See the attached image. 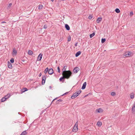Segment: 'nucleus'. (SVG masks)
Wrapping results in <instances>:
<instances>
[{
	"instance_id": "nucleus-45",
	"label": "nucleus",
	"mask_w": 135,
	"mask_h": 135,
	"mask_svg": "<svg viewBox=\"0 0 135 135\" xmlns=\"http://www.w3.org/2000/svg\"><path fill=\"white\" fill-rule=\"evenodd\" d=\"M41 75V73H40L39 74V76H40Z\"/></svg>"
},
{
	"instance_id": "nucleus-28",
	"label": "nucleus",
	"mask_w": 135,
	"mask_h": 135,
	"mask_svg": "<svg viewBox=\"0 0 135 135\" xmlns=\"http://www.w3.org/2000/svg\"><path fill=\"white\" fill-rule=\"evenodd\" d=\"M115 93L114 92H112L111 93V95L112 96H115Z\"/></svg>"
},
{
	"instance_id": "nucleus-38",
	"label": "nucleus",
	"mask_w": 135,
	"mask_h": 135,
	"mask_svg": "<svg viewBox=\"0 0 135 135\" xmlns=\"http://www.w3.org/2000/svg\"><path fill=\"white\" fill-rule=\"evenodd\" d=\"M71 40V37H70L69 38H68V41H70Z\"/></svg>"
},
{
	"instance_id": "nucleus-34",
	"label": "nucleus",
	"mask_w": 135,
	"mask_h": 135,
	"mask_svg": "<svg viewBox=\"0 0 135 135\" xmlns=\"http://www.w3.org/2000/svg\"><path fill=\"white\" fill-rule=\"evenodd\" d=\"M133 15V12H132V11L131 12H130L129 16H132Z\"/></svg>"
},
{
	"instance_id": "nucleus-31",
	"label": "nucleus",
	"mask_w": 135,
	"mask_h": 135,
	"mask_svg": "<svg viewBox=\"0 0 135 135\" xmlns=\"http://www.w3.org/2000/svg\"><path fill=\"white\" fill-rule=\"evenodd\" d=\"M105 41V38H102V39L101 42L102 43H104Z\"/></svg>"
},
{
	"instance_id": "nucleus-27",
	"label": "nucleus",
	"mask_w": 135,
	"mask_h": 135,
	"mask_svg": "<svg viewBox=\"0 0 135 135\" xmlns=\"http://www.w3.org/2000/svg\"><path fill=\"white\" fill-rule=\"evenodd\" d=\"M43 6L42 5H39L38 6V9H42Z\"/></svg>"
},
{
	"instance_id": "nucleus-44",
	"label": "nucleus",
	"mask_w": 135,
	"mask_h": 135,
	"mask_svg": "<svg viewBox=\"0 0 135 135\" xmlns=\"http://www.w3.org/2000/svg\"><path fill=\"white\" fill-rule=\"evenodd\" d=\"M56 104H58L59 103V102H57V100L56 102Z\"/></svg>"
},
{
	"instance_id": "nucleus-15",
	"label": "nucleus",
	"mask_w": 135,
	"mask_h": 135,
	"mask_svg": "<svg viewBox=\"0 0 135 135\" xmlns=\"http://www.w3.org/2000/svg\"><path fill=\"white\" fill-rule=\"evenodd\" d=\"M65 27L66 29L68 30H69L70 29V27L67 24H66L65 25Z\"/></svg>"
},
{
	"instance_id": "nucleus-20",
	"label": "nucleus",
	"mask_w": 135,
	"mask_h": 135,
	"mask_svg": "<svg viewBox=\"0 0 135 135\" xmlns=\"http://www.w3.org/2000/svg\"><path fill=\"white\" fill-rule=\"evenodd\" d=\"M102 124V123L101 122H98L97 124V125L99 127H100Z\"/></svg>"
},
{
	"instance_id": "nucleus-36",
	"label": "nucleus",
	"mask_w": 135,
	"mask_h": 135,
	"mask_svg": "<svg viewBox=\"0 0 135 135\" xmlns=\"http://www.w3.org/2000/svg\"><path fill=\"white\" fill-rule=\"evenodd\" d=\"M57 70H58V72L59 73H60V69L59 67H57Z\"/></svg>"
},
{
	"instance_id": "nucleus-5",
	"label": "nucleus",
	"mask_w": 135,
	"mask_h": 135,
	"mask_svg": "<svg viewBox=\"0 0 135 135\" xmlns=\"http://www.w3.org/2000/svg\"><path fill=\"white\" fill-rule=\"evenodd\" d=\"M79 69L78 67L75 68L73 70V72L74 73H77L79 70Z\"/></svg>"
},
{
	"instance_id": "nucleus-39",
	"label": "nucleus",
	"mask_w": 135,
	"mask_h": 135,
	"mask_svg": "<svg viewBox=\"0 0 135 135\" xmlns=\"http://www.w3.org/2000/svg\"><path fill=\"white\" fill-rule=\"evenodd\" d=\"M62 101L61 99H59L57 100V102H61Z\"/></svg>"
},
{
	"instance_id": "nucleus-43",
	"label": "nucleus",
	"mask_w": 135,
	"mask_h": 135,
	"mask_svg": "<svg viewBox=\"0 0 135 135\" xmlns=\"http://www.w3.org/2000/svg\"><path fill=\"white\" fill-rule=\"evenodd\" d=\"M6 23V22H4V21H3V22H1V23Z\"/></svg>"
},
{
	"instance_id": "nucleus-30",
	"label": "nucleus",
	"mask_w": 135,
	"mask_h": 135,
	"mask_svg": "<svg viewBox=\"0 0 135 135\" xmlns=\"http://www.w3.org/2000/svg\"><path fill=\"white\" fill-rule=\"evenodd\" d=\"M131 98L132 99H133L134 98V94H132L131 95H130Z\"/></svg>"
},
{
	"instance_id": "nucleus-22",
	"label": "nucleus",
	"mask_w": 135,
	"mask_h": 135,
	"mask_svg": "<svg viewBox=\"0 0 135 135\" xmlns=\"http://www.w3.org/2000/svg\"><path fill=\"white\" fill-rule=\"evenodd\" d=\"M12 5V4L11 3H9L8 4L7 7L8 9H10V7Z\"/></svg>"
},
{
	"instance_id": "nucleus-37",
	"label": "nucleus",
	"mask_w": 135,
	"mask_h": 135,
	"mask_svg": "<svg viewBox=\"0 0 135 135\" xmlns=\"http://www.w3.org/2000/svg\"><path fill=\"white\" fill-rule=\"evenodd\" d=\"M47 26L46 25H45L44 26V29H46L47 28Z\"/></svg>"
},
{
	"instance_id": "nucleus-18",
	"label": "nucleus",
	"mask_w": 135,
	"mask_h": 135,
	"mask_svg": "<svg viewBox=\"0 0 135 135\" xmlns=\"http://www.w3.org/2000/svg\"><path fill=\"white\" fill-rule=\"evenodd\" d=\"M17 54V52L16 50H15V49H13V52L12 53V54L14 55H16Z\"/></svg>"
},
{
	"instance_id": "nucleus-26",
	"label": "nucleus",
	"mask_w": 135,
	"mask_h": 135,
	"mask_svg": "<svg viewBox=\"0 0 135 135\" xmlns=\"http://www.w3.org/2000/svg\"><path fill=\"white\" fill-rule=\"evenodd\" d=\"M115 11V12L117 13H118L120 12V11L118 8L116 9Z\"/></svg>"
},
{
	"instance_id": "nucleus-4",
	"label": "nucleus",
	"mask_w": 135,
	"mask_h": 135,
	"mask_svg": "<svg viewBox=\"0 0 135 135\" xmlns=\"http://www.w3.org/2000/svg\"><path fill=\"white\" fill-rule=\"evenodd\" d=\"M46 79V77L45 76H43L42 77V85L44 84L45 83V80Z\"/></svg>"
},
{
	"instance_id": "nucleus-17",
	"label": "nucleus",
	"mask_w": 135,
	"mask_h": 135,
	"mask_svg": "<svg viewBox=\"0 0 135 135\" xmlns=\"http://www.w3.org/2000/svg\"><path fill=\"white\" fill-rule=\"evenodd\" d=\"M81 52L80 51H79L77 52L75 54V56L77 57L80 54Z\"/></svg>"
},
{
	"instance_id": "nucleus-16",
	"label": "nucleus",
	"mask_w": 135,
	"mask_h": 135,
	"mask_svg": "<svg viewBox=\"0 0 135 135\" xmlns=\"http://www.w3.org/2000/svg\"><path fill=\"white\" fill-rule=\"evenodd\" d=\"M27 134V132L26 131H25L23 132L20 135H25Z\"/></svg>"
},
{
	"instance_id": "nucleus-35",
	"label": "nucleus",
	"mask_w": 135,
	"mask_h": 135,
	"mask_svg": "<svg viewBox=\"0 0 135 135\" xmlns=\"http://www.w3.org/2000/svg\"><path fill=\"white\" fill-rule=\"evenodd\" d=\"M92 17H93L91 16L90 15L88 17V18L89 19H91L92 18Z\"/></svg>"
},
{
	"instance_id": "nucleus-46",
	"label": "nucleus",
	"mask_w": 135,
	"mask_h": 135,
	"mask_svg": "<svg viewBox=\"0 0 135 135\" xmlns=\"http://www.w3.org/2000/svg\"><path fill=\"white\" fill-rule=\"evenodd\" d=\"M60 1H64V0H59Z\"/></svg>"
},
{
	"instance_id": "nucleus-6",
	"label": "nucleus",
	"mask_w": 135,
	"mask_h": 135,
	"mask_svg": "<svg viewBox=\"0 0 135 135\" xmlns=\"http://www.w3.org/2000/svg\"><path fill=\"white\" fill-rule=\"evenodd\" d=\"M132 112L133 114L135 113V103L133 104L132 108Z\"/></svg>"
},
{
	"instance_id": "nucleus-42",
	"label": "nucleus",
	"mask_w": 135,
	"mask_h": 135,
	"mask_svg": "<svg viewBox=\"0 0 135 135\" xmlns=\"http://www.w3.org/2000/svg\"><path fill=\"white\" fill-rule=\"evenodd\" d=\"M68 92H66V93H64L63 95H65V94H68Z\"/></svg>"
},
{
	"instance_id": "nucleus-14",
	"label": "nucleus",
	"mask_w": 135,
	"mask_h": 135,
	"mask_svg": "<svg viewBox=\"0 0 135 135\" xmlns=\"http://www.w3.org/2000/svg\"><path fill=\"white\" fill-rule=\"evenodd\" d=\"M27 90V89L26 88H24L21 90V92L22 93Z\"/></svg>"
},
{
	"instance_id": "nucleus-9",
	"label": "nucleus",
	"mask_w": 135,
	"mask_h": 135,
	"mask_svg": "<svg viewBox=\"0 0 135 135\" xmlns=\"http://www.w3.org/2000/svg\"><path fill=\"white\" fill-rule=\"evenodd\" d=\"M78 127H76L74 126L73 129V132H76L78 131Z\"/></svg>"
},
{
	"instance_id": "nucleus-3",
	"label": "nucleus",
	"mask_w": 135,
	"mask_h": 135,
	"mask_svg": "<svg viewBox=\"0 0 135 135\" xmlns=\"http://www.w3.org/2000/svg\"><path fill=\"white\" fill-rule=\"evenodd\" d=\"M133 55V53L131 52H127L125 54V56L127 57H130Z\"/></svg>"
},
{
	"instance_id": "nucleus-25",
	"label": "nucleus",
	"mask_w": 135,
	"mask_h": 135,
	"mask_svg": "<svg viewBox=\"0 0 135 135\" xmlns=\"http://www.w3.org/2000/svg\"><path fill=\"white\" fill-rule=\"evenodd\" d=\"M95 33H93L91 34L90 35V38L92 37L95 35Z\"/></svg>"
},
{
	"instance_id": "nucleus-29",
	"label": "nucleus",
	"mask_w": 135,
	"mask_h": 135,
	"mask_svg": "<svg viewBox=\"0 0 135 135\" xmlns=\"http://www.w3.org/2000/svg\"><path fill=\"white\" fill-rule=\"evenodd\" d=\"M48 68H46V69H45V70L44 71V73L45 74H46L47 73V71H48Z\"/></svg>"
},
{
	"instance_id": "nucleus-19",
	"label": "nucleus",
	"mask_w": 135,
	"mask_h": 135,
	"mask_svg": "<svg viewBox=\"0 0 135 135\" xmlns=\"http://www.w3.org/2000/svg\"><path fill=\"white\" fill-rule=\"evenodd\" d=\"M28 54L29 55H31L33 54V52L31 50H29L28 51Z\"/></svg>"
},
{
	"instance_id": "nucleus-7",
	"label": "nucleus",
	"mask_w": 135,
	"mask_h": 135,
	"mask_svg": "<svg viewBox=\"0 0 135 135\" xmlns=\"http://www.w3.org/2000/svg\"><path fill=\"white\" fill-rule=\"evenodd\" d=\"M53 70L52 68H50L48 70V73L49 74H52L53 73Z\"/></svg>"
},
{
	"instance_id": "nucleus-33",
	"label": "nucleus",
	"mask_w": 135,
	"mask_h": 135,
	"mask_svg": "<svg viewBox=\"0 0 135 135\" xmlns=\"http://www.w3.org/2000/svg\"><path fill=\"white\" fill-rule=\"evenodd\" d=\"M10 61L11 63H13L14 62V59L13 58H12L10 60Z\"/></svg>"
},
{
	"instance_id": "nucleus-48",
	"label": "nucleus",
	"mask_w": 135,
	"mask_h": 135,
	"mask_svg": "<svg viewBox=\"0 0 135 135\" xmlns=\"http://www.w3.org/2000/svg\"><path fill=\"white\" fill-rule=\"evenodd\" d=\"M51 1L53 2L54 1V0H51Z\"/></svg>"
},
{
	"instance_id": "nucleus-23",
	"label": "nucleus",
	"mask_w": 135,
	"mask_h": 135,
	"mask_svg": "<svg viewBox=\"0 0 135 135\" xmlns=\"http://www.w3.org/2000/svg\"><path fill=\"white\" fill-rule=\"evenodd\" d=\"M65 78H66L64 76H63L61 77L60 79L59 80L60 81H61L62 80L64 79Z\"/></svg>"
},
{
	"instance_id": "nucleus-47",
	"label": "nucleus",
	"mask_w": 135,
	"mask_h": 135,
	"mask_svg": "<svg viewBox=\"0 0 135 135\" xmlns=\"http://www.w3.org/2000/svg\"><path fill=\"white\" fill-rule=\"evenodd\" d=\"M51 86H50L49 87V88H50L51 89Z\"/></svg>"
},
{
	"instance_id": "nucleus-2",
	"label": "nucleus",
	"mask_w": 135,
	"mask_h": 135,
	"mask_svg": "<svg viewBox=\"0 0 135 135\" xmlns=\"http://www.w3.org/2000/svg\"><path fill=\"white\" fill-rule=\"evenodd\" d=\"M81 91L79 90L74 93L71 96V98L72 99H74L78 96L81 93Z\"/></svg>"
},
{
	"instance_id": "nucleus-21",
	"label": "nucleus",
	"mask_w": 135,
	"mask_h": 135,
	"mask_svg": "<svg viewBox=\"0 0 135 135\" xmlns=\"http://www.w3.org/2000/svg\"><path fill=\"white\" fill-rule=\"evenodd\" d=\"M11 96L10 94H8L6 95L4 97L7 99L9 98Z\"/></svg>"
},
{
	"instance_id": "nucleus-1",
	"label": "nucleus",
	"mask_w": 135,
	"mask_h": 135,
	"mask_svg": "<svg viewBox=\"0 0 135 135\" xmlns=\"http://www.w3.org/2000/svg\"><path fill=\"white\" fill-rule=\"evenodd\" d=\"M67 66H65L62 69L63 73L62 75L64 76L67 79H69L72 74L71 72L69 70L66 71Z\"/></svg>"
},
{
	"instance_id": "nucleus-11",
	"label": "nucleus",
	"mask_w": 135,
	"mask_h": 135,
	"mask_svg": "<svg viewBox=\"0 0 135 135\" xmlns=\"http://www.w3.org/2000/svg\"><path fill=\"white\" fill-rule=\"evenodd\" d=\"M102 18L101 17H98L97 20V23H99L102 20Z\"/></svg>"
},
{
	"instance_id": "nucleus-8",
	"label": "nucleus",
	"mask_w": 135,
	"mask_h": 135,
	"mask_svg": "<svg viewBox=\"0 0 135 135\" xmlns=\"http://www.w3.org/2000/svg\"><path fill=\"white\" fill-rule=\"evenodd\" d=\"M42 54H40L38 56L37 58V61H40L42 58Z\"/></svg>"
},
{
	"instance_id": "nucleus-24",
	"label": "nucleus",
	"mask_w": 135,
	"mask_h": 135,
	"mask_svg": "<svg viewBox=\"0 0 135 135\" xmlns=\"http://www.w3.org/2000/svg\"><path fill=\"white\" fill-rule=\"evenodd\" d=\"M6 99V98L4 97L1 100V101L2 102H3L5 101Z\"/></svg>"
},
{
	"instance_id": "nucleus-32",
	"label": "nucleus",
	"mask_w": 135,
	"mask_h": 135,
	"mask_svg": "<svg viewBox=\"0 0 135 135\" xmlns=\"http://www.w3.org/2000/svg\"><path fill=\"white\" fill-rule=\"evenodd\" d=\"M78 122L77 121L75 125L74 126L76 127H78Z\"/></svg>"
},
{
	"instance_id": "nucleus-12",
	"label": "nucleus",
	"mask_w": 135,
	"mask_h": 135,
	"mask_svg": "<svg viewBox=\"0 0 135 135\" xmlns=\"http://www.w3.org/2000/svg\"><path fill=\"white\" fill-rule=\"evenodd\" d=\"M8 66L9 68L10 69H12V66L11 64L9 62H8Z\"/></svg>"
},
{
	"instance_id": "nucleus-41",
	"label": "nucleus",
	"mask_w": 135,
	"mask_h": 135,
	"mask_svg": "<svg viewBox=\"0 0 135 135\" xmlns=\"http://www.w3.org/2000/svg\"><path fill=\"white\" fill-rule=\"evenodd\" d=\"M77 44H78V43H76L75 45V46H77Z\"/></svg>"
},
{
	"instance_id": "nucleus-10",
	"label": "nucleus",
	"mask_w": 135,
	"mask_h": 135,
	"mask_svg": "<svg viewBox=\"0 0 135 135\" xmlns=\"http://www.w3.org/2000/svg\"><path fill=\"white\" fill-rule=\"evenodd\" d=\"M86 82H85L83 84L81 88V89H85L86 87Z\"/></svg>"
},
{
	"instance_id": "nucleus-13",
	"label": "nucleus",
	"mask_w": 135,
	"mask_h": 135,
	"mask_svg": "<svg viewBox=\"0 0 135 135\" xmlns=\"http://www.w3.org/2000/svg\"><path fill=\"white\" fill-rule=\"evenodd\" d=\"M96 111L98 113H101L103 112V110L101 108H99L97 109Z\"/></svg>"
},
{
	"instance_id": "nucleus-40",
	"label": "nucleus",
	"mask_w": 135,
	"mask_h": 135,
	"mask_svg": "<svg viewBox=\"0 0 135 135\" xmlns=\"http://www.w3.org/2000/svg\"><path fill=\"white\" fill-rule=\"evenodd\" d=\"M56 99H57V98H55L53 100V101H52V102H51V103L53 102V101H54Z\"/></svg>"
}]
</instances>
